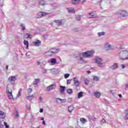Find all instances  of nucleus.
<instances>
[{
	"label": "nucleus",
	"mask_w": 128,
	"mask_h": 128,
	"mask_svg": "<svg viewBox=\"0 0 128 128\" xmlns=\"http://www.w3.org/2000/svg\"><path fill=\"white\" fill-rule=\"evenodd\" d=\"M94 54V50H90L77 54L75 56V58L78 64H84V58H88L93 56Z\"/></svg>",
	"instance_id": "1"
},
{
	"label": "nucleus",
	"mask_w": 128,
	"mask_h": 128,
	"mask_svg": "<svg viewBox=\"0 0 128 128\" xmlns=\"http://www.w3.org/2000/svg\"><path fill=\"white\" fill-rule=\"evenodd\" d=\"M119 60H128V50H122L117 54Z\"/></svg>",
	"instance_id": "2"
},
{
	"label": "nucleus",
	"mask_w": 128,
	"mask_h": 128,
	"mask_svg": "<svg viewBox=\"0 0 128 128\" xmlns=\"http://www.w3.org/2000/svg\"><path fill=\"white\" fill-rule=\"evenodd\" d=\"M94 63L96 64L97 66L100 68H104L106 66V64L104 62L102 58L98 56L94 58Z\"/></svg>",
	"instance_id": "3"
},
{
	"label": "nucleus",
	"mask_w": 128,
	"mask_h": 128,
	"mask_svg": "<svg viewBox=\"0 0 128 128\" xmlns=\"http://www.w3.org/2000/svg\"><path fill=\"white\" fill-rule=\"evenodd\" d=\"M6 94L8 98L10 100H14V96H12V90L10 89V85H7L6 88Z\"/></svg>",
	"instance_id": "4"
},
{
	"label": "nucleus",
	"mask_w": 128,
	"mask_h": 128,
	"mask_svg": "<svg viewBox=\"0 0 128 128\" xmlns=\"http://www.w3.org/2000/svg\"><path fill=\"white\" fill-rule=\"evenodd\" d=\"M48 64H50L51 66H54V64H58V62L56 61V58H52L49 59L48 61Z\"/></svg>",
	"instance_id": "5"
},
{
	"label": "nucleus",
	"mask_w": 128,
	"mask_h": 128,
	"mask_svg": "<svg viewBox=\"0 0 128 128\" xmlns=\"http://www.w3.org/2000/svg\"><path fill=\"white\" fill-rule=\"evenodd\" d=\"M48 13L46 12H39L37 14L36 18H42V16H48Z\"/></svg>",
	"instance_id": "6"
},
{
	"label": "nucleus",
	"mask_w": 128,
	"mask_h": 128,
	"mask_svg": "<svg viewBox=\"0 0 128 128\" xmlns=\"http://www.w3.org/2000/svg\"><path fill=\"white\" fill-rule=\"evenodd\" d=\"M16 80V76H11L8 78V81L12 84H14Z\"/></svg>",
	"instance_id": "7"
},
{
	"label": "nucleus",
	"mask_w": 128,
	"mask_h": 128,
	"mask_svg": "<svg viewBox=\"0 0 128 128\" xmlns=\"http://www.w3.org/2000/svg\"><path fill=\"white\" fill-rule=\"evenodd\" d=\"M118 14H120V16H122V18L128 16V12H126V10H121L118 12Z\"/></svg>",
	"instance_id": "8"
},
{
	"label": "nucleus",
	"mask_w": 128,
	"mask_h": 128,
	"mask_svg": "<svg viewBox=\"0 0 128 128\" xmlns=\"http://www.w3.org/2000/svg\"><path fill=\"white\" fill-rule=\"evenodd\" d=\"M54 22H56L57 26H62V24H64V20H54Z\"/></svg>",
	"instance_id": "9"
},
{
	"label": "nucleus",
	"mask_w": 128,
	"mask_h": 128,
	"mask_svg": "<svg viewBox=\"0 0 128 128\" xmlns=\"http://www.w3.org/2000/svg\"><path fill=\"white\" fill-rule=\"evenodd\" d=\"M73 80L74 86H80V81H78L76 77H74L73 78Z\"/></svg>",
	"instance_id": "10"
},
{
	"label": "nucleus",
	"mask_w": 128,
	"mask_h": 128,
	"mask_svg": "<svg viewBox=\"0 0 128 128\" xmlns=\"http://www.w3.org/2000/svg\"><path fill=\"white\" fill-rule=\"evenodd\" d=\"M89 17L90 18H98V16H96V12H92L89 14Z\"/></svg>",
	"instance_id": "11"
},
{
	"label": "nucleus",
	"mask_w": 128,
	"mask_h": 128,
	"mask_svg": "<svg viewBox=\"0 0 128 128\" xmlns=\"http://www.w3.org/2000/svg\"><path fill=\"white\" fill-rule=\"evenodd\" d=\"M56 88V84H51L46 88V90L48 92H50V90H54Z\"/></svg>",
	"instance_id": "12"
},
{
	"label": "nucleus",
	"mask_w": 128,
	"mask_h": 128,
	"mask_svg": "<svg viewBox=\"0 0 128 128\" xmlns=\"http://www.w3.org/2000/svg\"><path fill=\"white\" fill-rule=\"evenodd\" d=\"M104 48L108 50H112V46L110 43H106L104 45Z\"/></svg>",
	"instance_id": "13"
},
{
	"label": "nucleus",
	"mask_w": 128,
	"mask_h": 128,
	"mask_svg": "<svg viewBox=\"0 0 128 128\" xmlns=\"http://www.w3.org/2000/svg\"><path fill=\"white\" fill-rule=\"evenodd\" d=\"M110 70H116V68H118V65L117 63H114L112 66H110Z\"/></svg>",
	"instance_id": "14"
},
{
	"label": "nucleus",
	"mask_w": 128,
	"mask_h": 128,
	"mask_svg": "<svg viewBox=\"0 0 128 128\" xmlns=\"http://www.w3.org/2000/svg\"><path fill=\"white\" fill-rule=\"evenodd\" d=\"M66 10L69 14H74L76 12L74 11V8H68Z\"/></svg>",
	"instance_id": "15"
},
{
	"label": "nucleus",
	"mask_w": 128,
	"mask_h": 128,
	"mask_svg": "<svg viewBox=\"0 0 128 128\" xmlns=\"http://www.w3.org/2000/svg\"><path fill=\"white\" fill-rule=\"evenodd\" d=\"M50 50L51 52L52 53V54H58V52H59V50L58 49H56V48H52L50 49Z\"/></svg>",
	"instance_id": "16"
},
{
	"label": "nucleus",
	"mask_w": 128,
	"mask_h": 128,
	"mask_svg": "<svg viewBox=\"0 0 128 128\" xmlns=\"http://www.w3.org/2000/svg\"><path fill=\"white\" fill-rule=\"evenodd\" d=\"M94 96H96V98H100V96H102V94L98 92H94Z\"/></svg>",
	"instance_id": "17"
},
{
	"label": "nucleus",
	"mask_w": 128,
	"mask_h": 128,
	"mask_svg": "<svg viewBox=\"0 0 128 128\" xmlns=\"http://www.w3.org/2000/svg\"><path fill=\"white\" fill-rule=\"evenodd\" d=\"M40 44H42V42L40 40H37L34 42V46H40Z\"/></svg>",
	"instance_id": "18"
},
{
	"label": "nucleus",
	"mask_w": 128,
	"mask_h": 128,
	"mask_svg": "<svg viewBox=\"0 0 128 128\" xmlns=\"http://www.w3.org/2000/svg\"><path fill=\"white\" fill-rule=\"evenodd\" d=\"M0 117L1 118H6V113L3 111H0Z\"/></svg>",
	"instance_id": "19"
},
{
	"label": "nucleus",
	"mask_w": 128,
	"mask_h": 128,
	"mask_svg": "<svg viewBox=\"0 0 128 128\" xmlns=\"http://www.w3.org/2000/svg\"><path fill=\"white\" fill-rule=\"evenodd\" d=\"M80 2V0H72L71 4H79Z\"/></svg>",
	"instance_id": "20"
},
{
	"label": "nucleus",
	"mask_w": 128,
	"mask_h": 128,
	"mask_svg": "<svg viewBox=\"0 0 128 128\" xmlns=\"http://www.w3.org/2000/svg\"><path fill=\"white\" fill-rule=\"evenodd\" d=\"M64 90H66V86H60V92L62 94H64Z\"/></svg>",
	"instance_id": "21"
},
{
	"label": "nucleus",
	"mask_w": 128,
	"mask_h": 128,
	"mask_svg": "<svg viewBox=\"0 0 128 128\" xmlns=\"http://www.w3.org/2000/svg\"><path fill=\"white\" fill-rule=\"evenodd\" d=\"M24 38H32V36L30 34H24Z\"/></svg>",
	"instance_id": "22"
},
{
	"label": "nucleus",
	"mask_w": 128,
	"mask_h": 128,
	"mask_svg": "<svg viewBox=\"0 0 128 128\" xmlns=\"http://www.w3.org/2000/svg\"><path fill=\"white\" fill-rule=\"evenodd\" d=\"M24 46H26V49L28 50V41L24 40Z\"/></svg>",
	"instance_id": "23"
},
{
	"label": "nucleus",
	"mask_w": 128,
	"mask_h": 128,
	"mask_svg": "<svg viewBox=\"0 0 128 128\" xmlns=\"http://www.w3.org/2000/svg\"><path fill=\"white\" fill-rule=\"evenodd\" d=\"M74 108L73 106H70L68 107V110L69 112H72L74 110Z\"/></svg>",
	"instance_id": "24"
},
{
	"label": "nucleus",
	"mask_w": 128,
	"mask_h": 128,
	"mask_svg": "<svg viewBox=\"0 0 128 128\" xmlns=\"http://www.w3.org/2000/svg\"><path fill=\"white\" fill-rule=\"evenodd\" d=\"M46 56H53V54L52 53V51L50 50L49 52H47L45 53Z\"/></svg>",
	"instance_id": "25"
},
{
	"label": "nucleus",
	"mask_w": 128,
	"mask_h": 128,
	"mask_svg": "<svg viewBox=\"0 0 128 128\" xmlns=\"http://www.w3.org/2000/svg\"><path fill=\"white\" fill-rule=\"evenodd\" d=\"M38 82H40V79L39 78H36L34 80V82H33V84L34 86H37L38 84Z\"/></svg>",
	"instance_id": "26"
},
{
	"label": "nucleus",
	"mask_w": 128,
	"mask_h": 128,
	"mask_svg": "<svg viewBox=\"0 0 128 128\" xmlns=\"http://www.w3.org/2000/svg\"><path fill=\"white\" fill-rule=\"evenodd\" d=\"M106 34V32H99L98 33V36L99 37L102 36H104Z\"/></svg>",
	"instance_id": "27"
},
{
	"label": "nucleus",
	"mask_w": 128,
	"mask_h": 128,
	"mask_svg": "<svg viewBox=\"0 0 128 128\" xmlns=\"http://www.w3.org/2000/svg\"><path fill=\"white\" fill-rule=\"evenodd\" d=\"M84 92H80L78 94V98H82V96H84Z\"/></svg>",
	"instance_id": "28"
},
{
	"label": "nucleus",
	"mask_w": 128,
	"mask_h": 128,
	"mask_svg": "<svg viewBox=\"0 0 128 128\" xmlns=\"http://www.w3.org/2000/svg\"><path fill=\"white\" fill-rule=\"evenodd\" d=\"M84 84L86 86H88V82H90V80H88V78H84Z\"/></svg>",
	"instance_id": "29"
},
{
	"label": "nucleus",
	"mask_w": 128,
	"mask_h": 128,
	"mask_svg": "<svg viewBox=\"0 0 128 128\" xmlns=\"http://www.w3.org/2000/svg\"><path fill=\"white\" fill-rule=\"evenodd\" d=\"M34 98V95H32V96H28L26 97V98L28 100H32Z\"/></svg>",
	"instance_id": "30"
},
{
	"label": "nucleus",
	"mask_w": 128,
	"mask_h": 128,
	"mask_svg": "<svg viewBox=\"0 0 128 128\" xmlns=\"http://www.w3.org/2000/svg\"><path fill=\"white\" fill-rule=\"evenodd\" d=\"M80 122H82V124H86V122H88V120L86 119H85L84 118H80Z\"/></svg>",
	"instance_id": "31"
},
{
	"label": "nucleus",
	"mask_w": 128,
	"mask_h": 128,
	"mask_svg": "<svg viewBox=\"0 0 128 128\" xmlns=\"http://www.w3.org/2000/svg\"><path fill=\"white\" fill-rule=\"evenodd\" d=\"M39 4H41V6H46V2H44V0H40Z\"/></svg>",
	"instance_id": "32"
},
{
	"label": "nucleus",
	"mask_w": 128,
	"mask_h": 128,
	"mask_svg": "<svg viewBox=\"0 0 128 128\" xmlns=\"http://www.w3.org/2000/svg\"><path fill=\"white\" fill-rule=\"evenodd\" d=\"M67 94H72L73 91L72 89H67L66 90Z\"/></svg>",
	"instance_id": "33"
},
{
	"label": "nucleus",
	"mask_w": 128,
	"mask_h": 128,
	"mask_svg": "<svg viewBox=\"0 0 128 128\" xmlns=\"http://www.w3.org/2000/svg\"><path fill=\"white\" fill-rule=\"evenodd\" d=\"M124 114H125V118L126 120H128V110L126 109L125 110Z\"/></svg>",
	"instance_id": "34"
},
{
	"label": "nucleus",
	"mask_w": 128,
	"mask_h": 128,
	"mask_svg": "<svg viewBox=\"0 0 128 128\" xmlns=\"http://www.w3.org/2000/svg\"><path fill=\"white\" fill-rule=\"evenodd\" d=\"M98 80H100V77H98V76H94L93 78V80L94 82H98Z\"/></svg>",
	"instance_id": "35"
},
{
	"label": "nucleus",
	"mask_w": 128,
	"mask_h": 128,
	"mask_svg": "<svg viewBox=\"0 0 128 128\" xmlns=\"http://www.w3.org/2000/svg\"><path fill=\"white\" fill-rule=\"evenodd\" d=\"M22 91V88L20 89L17 94V98H20V96Z\"/></svg>",
	"instance_id": "36"
},
{
	"label": "nucleus",
	"mask_w": 128,
	"mask_h": 128,
	"mask_svg": "<svg viewBox=\"0 0 128 128\" xmlns=\"http://www.w3.org/2000/svg\"><path fill=\"white\" fill-rule=\"evenodd\" d=\"M14 115L18 118L20 116V114H18V111H16V112L14 113Z\"/></svg>",
	"instance_id": "37"
},
{
	"label": "nucleus",
	"mask_w": 128,
	"mask_h": 128,
	"mask_svg": "<svg viewBox=\"0 0 128 128\" xmlns=\"http://www.w3.org/2000/svg\"><path fill=\"white\" fill-rule=\"evenodd\" d=\"M20 28H22V30H26V27L24 26V24H20Z\"/></svg>",
	"instance_id": "38"
},
{
	"label": "nucleus",
	"mask_w": 128,
	"mask_h": 128,
	"mask_svg": "<svg viewBox=\"0 0 128 128\" xmlns=\"http://www.w3.org/2000/svg\"><path fill=\"white\" fill-rule=\"evenodd\" d=\"M57 100H60V102H66V99H61L60 98H58Z\"/></svg>",
	"instance_id": "39"
},
{
	"label": "nucleus",
	"mask_w": 128,
	"mask_h": 128,
	"mask_svg": "<svg viewBox=\"0 0 128 128\" xmlns=\"http://www.w3.org/2000/svg\"><path fill=\"white\" fill-rule=\"evenodd\" d=\"M100 124H105L106 122V120L104 119H102L100 121Z\"/></svg>",
	"instance_id": "40"
},
{
	"label": "nucleus",
	"mask_w": 128,
	"mask_h": 128,
	"mask_svg": "<svg viewBox=\"0 0 128 128\" xmlns=\"http://www.w3.org/2000/svg\"><path fill=\"white\" fill-rule=\"evenodd\" d=\"M64 78H70V74H64Z\"/></svg>",
	"instance_id": "41"
},
{
	"label": "nucleus",
	"mask_w": 128,
	"mask_h": 128,
	"mask_svg": "<svg viewBox=\"0 0 128 128\" xmlns=\"http://www.w3.org/2000/svg\"><path fill=\"white\" fill-rule=\"evenodd\" d=\"M76 20H80V16L78 15L76 16Z\"/></svg>",
	"instance_id": "42"
},
{
	"label": "nucleus",
	"mask_w": 128,
	"mask_h": 128,
	"mask_svg": "<svg viewBox=\"0 0 128 128\" xmlns=\"http://www.w3.org/2000/svg\"><path fill=\"white\" fill-rule=\"evenodd\" d=\"M4 124L6 126V128H10V126L8 124V123L4 122Z\"/></svg>",
	"instance_id": "43"
},
{
	"label": "nucleus",
	"mask_w": 128,
	"mask_h": 128,
	"mask_svg": "<svg viewBox=\"0 0 128 128\" xmlns=\"http://www.w3.org/2000/svg\"><path fill=\"white\" fill-rule=\"evenodd\" d=\"M70 82H72V80H67V84H70Z\"/></svg>",
	"instance_id": "44"
},
{
	"label": "nucleus",
	"mask_w": 128,
	"mask_h": 128,
	"mask_svg": "<svg viewBox=\"0 0 128 128\" xmlns=\"http://www.w3.org/2000/svg\"><path fill=\"white\" fill-rule=\"evenodd\" d=\"M32 92V88H29L28 89V92H29V94H30Z\"/></svg>",
	"instance_id": "45"
},
{
	"label": "nucleus",
	"mask_w": 128,
	"mask_h": 128,
	"mask_svg": "<svg viewBox=\"0 0 128 128\" xmlns=\"http://www.w3.org/2000/svg\"><path fill=\"white\" fill-rule=\"evenodd\" d=\"M39 100L42 102V96L39 97Z\"/></svg>",
	"instance_id": "46"
},
{
	"label": "nucleus",
	"mask_w": 128,
	"mask_h": 128,
	"mask_svg": "<svg viewBox=\"0 0 128 128\" xmlns=\"http://www.w3.org/2000/svg\"><path fill=\"white\" fill-rule=\"evenodd\" d=\"M4 128V125L2 124V122H0V128Z\"/></svg>",
	"instance_id": "47"
},
{
	"label": "nucleus",
	"mask_w": 128,
	"mask_h": 128,
	"mask_svg": "<svg viewBox=\"0 0 128 128\" xmlns=\"http://www.w3.org/2000/svg\"><path fill=\"white\" fill-rule=\"evenodd\" d=\"M121 68H126V66L124 64H121Z\"/></svg>",
	"instance_id": "48"
},
{
	"label": "nucleus",
	"mask_w": 128,
	"mask_h": 128,
	"mask_svg": "<svg viewBox=\"0 0 128 128\" xmlns=\"http://www.w3.org/2000/svg\"><path fill=\"white\" fill-rule=\"evenodd\" d=\"M125 88H126V90H128V84H126L125 85Z\"/></svg>",
	"instance_id": "49"
},
{
	"label": "nucleus",
	"mask_w": 128,
	"mask_h": 128,
	"mask_svg": "<svg viewBox=\"0 0 128 128\" xmlns=\"http://www.w3.org/2000/svg\"><path fill=\"white\" fill-rule=\"evenodd\" d=\"M42 124H44V126H46V121L43 120L42 122Z\"/></svg>",
	"instance_id": "50"
},
{
	"label": "nucleus",
	"mask_w": 128,
	"mask_h": 128,
	"mask_svg": "<svg viewBox=\"0 0 128 128\" xmlns=\"http://www.w3.org/2000/svg\"><path fill=\"white\" fill-rule=\"evenodd\" d=\"M40 112H44V109L42 108L40 110Z\"/></svg>",
	"instance_id": "51"
},
{
	"label": "nucleus",
	"mask_w": 128,
	"mask_h": 128,
	"mask_svg": "<svg viewBox=\"0 0 128 128\" xmlns=\"http://www.w3.org/2000/svg\"><path fill=\"white\" fill-rule=\"evenodd\" d=\"M37 64H38V66H40V62L38 61V62H37Z\"/></svg>",
	"instance_id": "52"
},
{
	"label": "nucleus",
	"mask_w": 128,
	"mask_h": 128,
	"mask_svg": "<svg viewBox=\"0 0 128 128\" xmlns=\"http://www.w3.org/2000/svg\"><path fill=\"white\" fill-rule=\"evenodd\" d=\"M118 96L119 98H122V94H119Z\"/></svg>",
	"instance_id": "53"
},
{
	"label": "nucleus",
	"mask_w": 128,
	"mask_h": 128,
	"mask_svg": "<svg viewBox=\"0 0 128 128\" xmlns=\"http://www.w3.org/2000/svg\"><path fill=\"white\" fill-rule=\"evenodd\" d=\"M86 72H87V74H90V71L88 70V71Z\"/></svg>",
	"instance_id": "54"
},
{
	"label": "nucleus",
	"mask_w": 128,
	"mask_h": 128,
	"mask_svg": "<svg viewBox=\"0 0 128 128\" xmlns=\"http://www.w3.org/2000/svg\"><path fill=\"white\" fill-rule=\"evenodd\" d=\"M8 65H7L6 66V70H8Z\"/></svg>",
	"instance_id": "55"
},
{
	"label": "nucleus",
	"mask_w": 128,
	"mask_h": 128,
	"mask_svg": "<svg viewBox=\"0 0 128 128\" xmlns=\"http://www.w3.org/2000/svg\"><path fill=\"white\" fill-rule=\"evenodd\" d=\"M41 120H42V122H43V120H44V118H41Z\"/></svg>",
	"instance_id": "56"
},
{
	"label": "nucleus",
	"mask_w": 128,
	"mask_h": 128,
	"mask_svg": "<svg viewBox=\"0 0 128 128\" xmlns=\"http://www.w3.org/2000/svg\"><path fill=\"white\" fill-rule=\"evenodd\" d=\"M86 0H83L82 2H86Z\"/></svg>",
	"instance_id": "57"
},
{
	"label": "nucleus",
	"mask_w": 128,
	"mask_h": 128,
	"mask_svg": "<svg viewBox=\"0 0 128 128\" xmlns=\"http://www.w3.org/2000/svg\"><path fill=\"white\" fill-rule=\"evenodd\" d=\"M26 56H28V53L26 54Z\"/></svg>",
	"instance_id": "58"
},
{
	"label": "nucleus",
	"mask_w": 128,
	"mask_h": 128,
	"mask_svg": "<svg viewBox=\"0 0 128 128\" xmlns=\"http://www.w3.org/2000/svg\"><path fill=\"white\" fill-rule=\"evenodd\" d=\"M36 128H40V126L36 127Z\"/></svg>",
	"instance_id": "59"
},
{
	"label": "nucleus",
	"mask_w": 128,
	"mask_h": 128,
	"mask_svg": "<svg viewBox=\"0 0 128 128\" xmlns=\"http://www.w3.org/2000/svg\"><path fill=\"white\" fill-rule=\"evenodd\" d=\"M0 40H2V38H0Z\"/></svg>",
	"instance_id": "60"
}]
</instances>
